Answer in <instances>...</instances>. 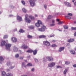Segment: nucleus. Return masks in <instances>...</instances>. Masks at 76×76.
<instances>
[{"label": "nucleus", "mask_w": 76, "mask_h": 76, "mask_svg": "<svg viewBox=\"0 0 76 76\" xmlns=\"http://www.w3.org/2000/svg\"><path fill=\"white\" fill-rule=\"evenodd\" d=\"M7 65L8 66H11L12 65V63H10V61H8L7 62Z\"/></svg>", "instance_id": "dca6fc26"}, {"label": "nucleus", "mask_w": 76, "mask_h": 76, "mask_svg": "<svg viewBox=\"0 0 76 76\" xmlns=\"http://www.w3.org/2000/svg\"><path fill=\"white\" fill-rule=\"evenodd\" d=\"M15 67V66H11L10 67V69H13Z\"/></svg>", "instance_id": "a18cd8bd"}, {"label": "nucleus", "mask_w": 76, "mask_h": 76, "mask_svg": "<svg viewBox=\"0 0 76 76\" xmlns=\"http://www.w3.org/2000/svg\"><path fill=\"white\" fill-rule=\"evenodd\" d=\"M65 4L68 7H71V5L68 2H65Z\"/></svg>", "instance_id": "f8f14e48"}, {"label": "nucleus", "mask_w": 76, "mask_h": 76, "mask_svg": "<svg viewBox=\"0 0 76 76\" xmlns=\"http://www.w3.org/2000/svg\"><path fill=\"white\" fill-rule=\"evenodd\" d=\"M26 66H32V64L31 63H29L27 64Z\"/></svg>", "instance_id": "c85d7f7f"}, {"label": "nucleus", "mask_w": 76, "mask_h": 76, "mask_svg": "<svg viewBox=\"0 0 76 76\" xmlns=\"http://www.w3.org/2000/svg\"><path fill=\"white\" fill-rule=\"evenodd\" d=\"M53 18V16L51 15H49L48 17V19H51Z\"/></svg>", "instance_id": "393cba45"}, {"label": "nucleus", "mask_w": 76, "mask_h": 76, "mask_svg": "<svg viewBox=\"0 0 76 76\" xmlns=\"http://www.w3.org/2000/svg\"><path fill=\"white\" fill-rule=\"evenodd\" d=\"M74 5L75 6H76V2H75L74 3Z\"/></svg>", "instance_id": "0e129e2a"}, {"label": "nucleus", "mask_w": 76, "mask_h": 76, "mask_svg": "<svg viewBox=\"0 0 76 76\" xmlns=\"http://www.w3.org/2000/svg\"><path fill=\"white\" fill-rule=\"evenodd\" d=\"M22 3V4H23V5H25V1H21Z\"/></svg>", "instance_id": "a19ab883"}, {"label": "nucleus", "mask_w": 76, "mask_h": 76, "mask_svg": "<svg viewBox=\"0 0 76 76\" xmlns=\"http://www.w3.org/2000/svg\"><path fill=\"white\" fill-rule=\"evenodd\" d=\"M44 7L45 8V9H47V5H44Z\"/></svg>", "instance_id": "8fccbe9b"}, {"label": "nucleus", "mask_w": 76, "mask_h": 76, "mask_svg": "<svg viewBox=\"0 0 76 76\" xmlns=\"http://www.w3.org/2000/svg\"><path fill=\"white\" fill-rule=\"evenodd\" d=\"M46 58L48 61H53V58L52 57L47 56L46 57Z\"/></svg>", "instance_id": "423d86ee"}, {"label": "nucleus", "mask_w": 76, "mask_h": 76, "mask_svg": "<svg viewBox=\"0 0 76 76\" xmlns=\"http://www.w3.org/2000/svg\"><path fill=\"white\" fill-rule=\"evenodd\" d=\"M4 60V58L2 56H0V63L1 64Z\"/></svg>", "instance_id": "9b49d317"}, {"label": "nucleus", "mask_w": 76, "mask_h": 76, "mask_svg": "<svg viewBox=\"0 0 76 76\" xmlns=\"http://www.w3.org/2000/svg\"><path fill=\"white\" fill-rule=\"evenodd\" d=\"M74 41L75 39H71L68 40V41L69 42H73Z\"/></svg>", "instance_id": "4468645a"}, {"label": "nucleus", "mask_w": 76, "mask_h": 76, "mask_svg": "<svg viewBox=\"0 0 76 76\" xmlns=\"http://www.w3.org/2000/svg\"><path fill=\"white\" fill-rule=\"evenodd\" d=\"M43 43L45 45H47V46H49L50 45V43L48 41H45L43 42Z\"/></svg>", "instance_id": "0eeeda50"}, {"label": "nucleus", "mask_w": 76, "mask_h": 76, "mask_svg": "<svg viewBox=\"0 0 76 76\" xmlns=\"http://www.w3.org/2000/svg\"><path fill=\"white\" fill-rule=\"evenodd\" d=\"M74 23L75 24H76V21H75L74 22Z\"/></svg>", "instance_id": "e2e57ef3"}, {"label": "nucleus", "mask_w": 76, "mask_h": 76, "mask_svg": "<svg viewBox=\"0 0 76 76\" xmlns=\"http://www.w3.org/2000/svg\"><path fill=\"white\" fill-rule=\"evenodd\" d=\"M64 29H68L69 27L67 26H64Z\"/></svg>", "instance_id": "473e14b6"}, {"label": "nucleus", "mask_w": 76, "mask_h": 76, "mask_svg": "<svg viewBox=\"0 0 76 76\" xmlns=\"http://www.w3.org/2000/svg\"><path fill=\"white\" fill-rule=\"evenodd\" d=\"M11 41L13 42H16L17 41V39L15 37H12L11 39Z\"/></svg>", "instance_id": "6e6552de"}, {"label": "nucleus", "mask_w": 76, "mask_h": 76, "mask_svg": "<svg viewBox=\"0 0 76 76\" xmlns=\"http://www.w3.org/2000/svg\"><path fill=\"white\" fill-rule=\"evenodd\" d=\"M45 29H46V27L44 26V25H42V28H38L37 30L39 31H40L41 32H44V31H45Z\"/></svg>", "instance_id": "7ed1b4c3"}, {"label": "nucleus", "mask_w": 76, "mask_h": 76, "mask_svg": "<svg viewBox=\"0 0 76 76\" xmlns=\"http://www.w3.org/2000/svg\"><path fill=\"white\" fill-rule=\"evenodd\" d=\"M19 55L18 54H17L15 55V57L16 58H18V57H19Z\"/></svg>", "instance_id": "f704fd0d"}, {"label": "nucleus", "mask_w": 76, "mask_h": 76, "mask_svg": "<svg viewBox=\"0 0 76 76\" xmlns=\"http://www.w3.org/2000/svg\"><path fill=\"white\" fill-rule=\"evenodd\" d=\"M28 28L30 29H34V27L33 26H28Z\"/></svg>", "instance_id": "a878e982"}, {"label": "nucleus", "mask_w": 76, "mask_h": 76, "mask_svg": "<svg viewBox=\"0 0 76 76\" xmlns=\"http://www.w3.org/2000/svg\"><path fill=\"white\" fill-rule=\"evenodd\" d=\"M15 31H17V29H15Z\"/></svg>", "instance_id": "338daca9"}, {"label": "nucleus", "mask_w": 76, "mask_h": 76, "mask_svg": "<svg viewBox=\"0 0 76 76\" xmlns=\"http://www.w3.org/2000/svg\"><path fill=\"white\" fill-rule=\"evenodd\" d=\"M35 17H37L38 15H37V14H36V15H35Z\"/></svg>", "instance_id": "680f3d73"}, {"label": "nucleus", "mask_w": 76, "mask_h": 76, "mask_svg": "<svg viewBox=\"0 0 76 76\" xmlns=\"http://www.w3.org/2000/svg\"><path fill=\"white\" fill-rule=\"evenodd\" d=\"M18 48L15 46L14 47L13 51H14L15 52L18 51Z\"/></svg>", "instance_id": "ddd939ff"}, {"label": "nucleus", "mask_w": 76, "mask_h": 76, "mask_svg": "<svg viewBox=\"0 0 76 76\" xmlns=\"http://www.w3.org/2000/svg\"><path fill=\"white\" fill-rule=\"evenodd\" d=\"M65 64L66 65H68V64H70V62L66 61L65 62Z\"/></svg>", "instance_id": "2f4dec72"}, {"label": "nucleus", "mask_w": 76, "mask_h": 76, "mask_svg": "<svg viewBox=\"0 0 76 76\" xmlns=\"http://www.w3.org/2000/svg\"><path fill=\"white\" fill-rule=\"evenodd\" d=\"M37 23L40 25H42V22L40 20H38Z\"/></svg>", "instance_id": "bb28decb"}, {"label": "nucleus", "mask_w": 76, "mask_h": 76, "mask_svg": "<svg viewBox=\"0 0 76 76\" xmlns=\"http://www.w3.org/2000/svg\"><path fill=\"white\" fill-rule=\"evenodd\" d=\"M45 37H46V36L44 35H42L39 36V38H45Z\"/></svg>", "instance_id": "f3484780"}, {"label": "nucleus", "mask_w": 76, "mask_h": 76, "mask_svg": "<svg viewBox=\"0 0 76 76\" xmlns=\"http://www.w3.org/2000/svg\"><path fill=\"white\" fill-rule=\"evenodd\" d=\"M22 10L24 12H25V13L26 12V10L25 8H23Z\"/></svg>", "instance_id": "c756f323"}, {"label": "nucleus", "mask_w": 76, "mask_h": 76, "mask_svg": "<svg viewBox=\"0 0 76 76\" xmlns=\"http://www.w3.org/2000/svg\"><path fill=\"white\" fill-rule=\"evenodd\" d=\"M8 37V35H5L4 37V38L5 39L6 38H7Z\"/></svg>", "instance_id": "e433bc0d"}, {"label": "nucleus", "mask_w": 76, "mask_h": 76, "mask_svg": "<svg viewBox=\"0 0 76 76\" xmlns=\"http://www.w3.org/2000/svg\"><path fill=\"white\" fill-rule=\"evenodd\" d=\"M54 37V34H53L52 35L50 36V37Z\"/></svg>", "instance_id": "603ef678"}, {"label": "nucleus", "mask_w": 76, "mask_h": 76, "mask_svg": "<svg viewBox=\"0 0 76 76\" xmlns=\"http://www.w3.org/2000/svg\"><path fill=\"white\" fill-rule=\"evenodd\" d=\"M3 45H5L6 49L7 50H10V48L12 46V44L8 43H7L4 41H2L1 42V46H3Z\"/></svg>", "instance_id": "f257e3e1"}, {"label": "nucleus", "mask_w": 76, "mask_h": 76, "mask_svg": "<svg viewBox=\"0 0 76 76\" xmlns=\"http://www.w3.org/2000/svg\"><path fill=\"white\" fill-rule=\"evenodd\" d=\"M9 70H10L9 69H7V72H9Z\"/></svg>", "instance_id": "69168bd1"}, {"label": "nucleus", "mask_w": 76, "mask_h": 76, "mask_svg": "<svg viewBox=\"0 0 76 76\" xmlns=\"http://www.w3.org/2000/svg\"><path fill=\"white\" fill-rule=\"evenodd\" d=\"M9 16L10 17H12L13 16V15H10Z\"/></svg>", "instance_id": "4d7b16f0"}, {"label": "nucleus", "mask_w": 76, "mask_h": 76, "mask_svg": "<svg viewBox=\"0 0 76 76\" xmlns=\"http://www.w3.org/2000/svg\"><path fill=\"white\" fill-rule=\"evenodd\" d=\"M26 52L27 53H32V52H33V50L31 49H30L27 51Z\"/></svg>", "instance_id": "aec40b11"}, {"label": "nucleus", "mask_w": 76, "mask_h": 76, "mask_svg": "<svg viewBox=\"0 0 76 76\" xmlns=\"http://www.w3.org/2000/svg\"><path fill=\"white\" fill-rule=\"evenodd\" d=\"M25 20L26 22H27V23H31V20H30V19L29 18H28V14H26L25 16Z\"/></svg>", "instance_id": "f03ea898"}, {"label": "nucleus", "mask_w": 76, "mask_h": 76, "mask_svg": "<svg viewBox=\"0 0 76 76\" xmlns=\"http://www.w3.org/2000/svg\"><path fill=\"white\" fill-rule=\"evenodd\" d=\"M56 20L57 21H58V22H59V20H60L58 19H57Z\"/></svg>", "instance_id": "052dcab7"}, {"label": "nucleus", "mask_w": 76, "mask_h": 76, "mask_svg": "<svg viewBox=\"0 0 76 76\" xmlns=\"http://www.w3.org/2000/svg\"><path fill=\"white\" fill-rule=\"evenodd\" d=\"M56 64V63L55 62H52L50 63L48 65V66L50 67H54L55 65Z\"/></svg>", "instance_id": "39448f33"}, {"label": "nucleus", "mask_w": 76, "mask_h": 76, "mask_svg": "<svg viewBox=\"0 0 76 76\" xmlns=\"http://www.w3.org/2000/svg\"><path fill=\"white\" fill-rule=\"evenodd\" d=\"M71 29L72 30H76V27H72Z\"/></svg>", "instance_id": "58836bf2"}, {"label": "nucleus", "mask_w": 76, "mask_h": 76, "mask_svg": "<svg viewBox=\"0 0 76 76\" xmlns=\"http://www.w3.org/2000/svg\"><path fill=\"white\" fill-rule=\"evenodd\" d=\"M27 37L28 38H32V37L30 35H28L27 36Z\"/></svg>", "instance_id": "c9c22d12"}, {"label": "nucleus", "mask_w": 76, "mask_h": 76, "mask_svg": "<svg viewBox=\"0 0 76 76\" xmlns=\"http://www.w3.org/2000/svg\"><path fill=\"white\" fill-rule=\"evenodd\" d=\"M6 76H13V74L11 73H8L6 74Z\"/></svg>", "instance_id": "b1692460"}, {"label": "nucleus", "mask_w": 76, "mask_h": 76, "mask_svg": "<svg viewBox=\"0 0 76 76\" xmlns=\"http://www.w3.org/2000/svg\"><path fill=\"white\" fill-rule=\"evenodd\" d=\"M22 48H24V49H26V48H28V47L27 46L25 45H22L21 47Z\"/></svg>", "instance_id": "2eb2a0df"}, {"label": "nucleus", "mask_w": 76, "mask_h": 76, "mask_svg": "<svg viewBox=\"0 0 76 76\" xmlns=\"http://www.w3.org/2000/svg\"><path fill=\"white\" fill-rule=\"evenodd\" d=\"M65 18H67V19H71V17L69 16H65Z\"/></svg>", "instance_id": "cd10ccee"}, {"label": "nucleus", "mask_w": 76, "mask_h": 76, "mask_svg": "<svg viewBox=\"0 0 76 76\" xmlns=\"http://www.w3.org/2000/svg\"><path fill=\"white\" fill-rule=\"evenodd\" d=\"M29 18L31 19V20H34L35 19L34 18V16H32V15H30V16H29Z\"/></svg>", "instance_id": "6ab92c4d"}, {"label": "nucleus", "mask_w": 76, "mask_h": 76, "mask_svg": "<svg viewBox=\"0 0 76 76\" xmlns=\"http://www.w3.org/2000/svg\"><path fill=\"white\" fill-rule=\"evenodd\" d=\"M22 66L23 67H25V63L24 62L22 63Z\"/></svg>", "instance_id": "4c0bfd02"}, {"label": "nucleus", "mask_w": 76, "mask_h": 76, "mask_svg": "<svg viewBox=\"0 0 76 76\" xmlns=\"http://www.w3.org/2000/svg\"><path fill=\"white\" fill-rule=\"evenodd\" d=\"M54 25H55V23H54L51 24L50 25V26H54Z\"/></svg>", "instance_id": "ea45409f"}, {"label": "nucleus", "mask_w": 76, "mask_h": 76, "mask_svg": "<svg viewBox=\"0 0 76 76\" xmlns=\"http://www.w3.org/2000/svg\"><path fill=\"white\" fill-rule=\"evenodd\" d=\"M36 1V0H31L29 1L30 4L31 6L34 7L35 5V1Z\"/></svg>", "instance_id": "20e7f679"}, {"label": "nucleus", "mask_w": 76, "mask_h": 76, "mask_svg": "<svg viewBox=\"0 0 76 76\" xmlns=\"http://www.w3.org/2000/svg\"><path fill=\"white\" fill-rule=\"evenodd\" d=\"M52 22L53 23H54L55 22V20H52Z\"/></svg>", "instance_id": "09e8293b"}, {"label": "nucleus", "mask_w": 76, "mask_h": 76, "mask_svg": "<svg viewBox=\"0 0 76 76\" xmlns=\"http://www.w3.org/2000/svg\"><path fill=\"white\" fill-rule=\"evenodd\" d=\"M40 24L37 23L35 24V25L36 26H37V27H39V26H40Z\"/></svg>", "instance_id": "412c9836"}, {"label": "nucleus", "mask_w": 76, "mask_h": 76, "mask_svg": "<svg viewBox=\"0 0 76 76\" xmlns=\"http://www.w3.org/2000/svg\"><path fill=\"white\" fill-rule=\"evenodd\" d=\"M64 47H61L58 50L59 52H61L62 51L64 50Z\"/></svg>", "instance_id": "9d476101"}, {"label": "nucleus", "mask_w": 76, "mask_h": 76, "mask_svg": "<svg viewBox=\"0 0 76 76\" xmlns=\"http://www.w3.org/2000/svg\"><path fill=\"white\" fill-rule=\"evenodd\" d=\"M74 67H76V64H74L73 65Z\"/></svg>", "instance_id": "3c124183"}, {"label": "nucleus", "mask_w": 76, "mask_h": 76, "mask_svg": "<svg viewBox=\"0 0 76 76\" xmlns=\"http://www.w3.org/2000/svg\"><path fill=\"white\" fill-rule=\"evenodd\" d=\"M70 52L72 54H75V51L74 50L70 51Z\"/></svg>", "instance_id": "a211bd4d"}, {"label": "nucleus", "mask_w": 76, "mask_h": 76, "mask_svg": "<svg viewBox=\"0 0 76 76\" xmlns=\"http://www.w3.org/2000/svg\"><path fill=\"white\" fill-rule=\"evenodd\" d=\"M74 36H76V32L74 34Z\"/></svg>", "instance_id": "bf43d9fd"}, {"label": "nucleus", "mask_w": 76, "mask_h": 76, "mask_svg": "<svg viewBox=\"0 0 76 76\" xmlns=\"http://www.w3.org/2000/svg\"><path fill=\"white\" fill-rule=\"evenodd\" d=\"M34 70H35V69H34V68H33L31 69V71H32V72H34Z\"/></svg>", "instance_id": "5fc2aeb1"}, {"label": "nucleus", "mask_w": 76, "mask_h": 76, "mask_svg": "<svg viewBox=\"0 0 76 76\" xmlns=\"http://www.w3.org/2000/svg\"><path fill=\"white\" fill-rule=\"evenodd\" d=\"M33 54L34 55H36L37 53V50H35L34 51H33Z\"/></svg>", "instance_id": "4be33fe9"}, {"label": "nucleus", "mask_w": 76, "mask_h": 76, "mask_svg": "<svg viewBox=\"0 0 76 76\" xmlns=\"http://www.w3.org/2000/svg\"><path fill=\"white\" fill-rule=\"evenodd\" d=\"M63 23V22H59V23H58V24H62V23Z\"/></svg>", "instance_id": "de8ad7c7"}, {"label": "nucleus", "mask_w": 76, "mask_h": 76, "mask_svg": "<svg viewBox=\"0 0 76 76\" xmlns=\"http://www.w3.org/2000/svg\"><path fill=\"white\" fill-rule=\"evenodd\" d=\"M68 16H72V14L71 13H69L68 14Z\"/></svg>", "instance_id": "37998d69"}, {"label": "nucleus", "mask_w": 76, "mask_h": 76, "mask_svg": "<svg viewBox=\"0 0 76 76\" xmlns=\"http://www.w3.org/2000/svg\"><path fill=\"white\" fill-rule=\"evenodd\" d=\"M67 70L65 69L64 72V75L66 74V73H67Z\"/></svg>", "instance_id": "72a5a7b5"}, {"label": "nucleus", "mask_w": 76, "mask_h": 76, "mask_svg": "<svg viewBox=\"0 0 76 76\" xmlns=\"http://www.w3.org/2000/svg\"><path fill=\"white\" fill-rule=\"evenodd\" d=\"M43 60L44 61H45V60H46L45 59V58H44L43 59Z\"/></svg>", "instance_id": "864d4df0"}, {"label": "nucleus", "mask_w": 76, "mask_h": 76, "mask_svg": "<svg viewBox=\"0 0 76 76\" xmlns=\"http://www.w3.org/2000/svg\"><path fill=\"white\" fill-rule=\"evenodd\" d=\"M17 19L18 20V21H22V17L19 16H17Z\"/></svg>", "instance_id": "1a4fd4ad"}, {"label": "nucleus", "mask_w": 76, "mask_h": 76, "mask_svg": "<svg viewBox=\"0 0 76 76\" xmlns=\"http://www.w3.org/2000/svg\"><path fill=\"white\" fill-rule=\"evenodd\" d=\"M20 59H23V57H20Z\"/></svg>", "instance_id": "6e6d98bb"}, {"label": "nucleus", "mask_w": 76, "mask_h": 76, "mask_svg": "<svg viewBox=\"0 0 76 76\" xmlns=\"http://www.w3.org/2000/svg\"><path fill=\"white\" fill-rule=\"evenodd\" d=\"M19 32H20L23 33L24 32H25V31H24V30H23V29H21L19 31Z\"/></svg>", "instance_id": "7c9ffc66"}, {"label": "nucleus", "mask_w": 76, "mask_h": 76, "mask_svg": "<svg viewBox=\"0 0 76 76\" xmlns=\"http://www.w3.org/2000/svg\"><path fill=\"white\" fill-rule=\"evenodd\" d=\"M34 60H35V61L36 62H38V59H37V58H35V59H34Z\"/></svg>", "instance_id": "49530a36"}, {"label": "nucleus", "mask_w": 76, "mask_h": 76, "mask_svg": "<svg viewBox=\"0 0 76 76\" xmlns=\"http://www.w3.org/2000/svg\"><path fill=\"white\" fill-rule=\"evenodd\" d=\"M52 42H56V40H53Z\"/></svg>", "instance_id": "13d9d810"}, {"label": "nucleus", "mask_w": 76, "mask_h": 76, "mask_svg": "<svg viewBox=\"0 0 76 76\" xmlns=\"http://www.w3.org/2000/svg\"><path fill=\"white\" fill-rule=\"evenodd\" d=\"M52 47H57V45L55 44H53L52 45Z\"/></svg>", "instance_id": "79ce46f5"}, {"label": "nucleus", "mask_w": 76, "mask_h": 76, "mask_svg": "<svg viewBox=\"0 0 76 76\" xmlns=\"http://www.w3.org/2000/svg\"><path fill=\"white\" fill-rule=\"evenodd\" d=\"M61 66H57V69H58V68H61Z\"/></svg>", "instance_id": "c03bdc74"}, {"label": "nucleus", "mask_w": 76, "mask_h": 76, "mask_svg": "<svg viewBox=\"0 0 76 76\" xmlns=\"http://www.w3.org/2000/svg\"><path fill=\"white\" fill-rule=\"evenodd\" d=\"M5 75H6V72H2V76H5Z\"/></svg>", "instance_id": "5701e85b"}, {"label": "nucleus", "mask_w": 76, "mask_h": 76, "mask_svg": "<svg viewBox=\"0 0 76 76\" xmlns=\"http://www.w3.org/2000/svg\"><path fill=\"white\" fill-rule=\"evenodd\" d=\"M74 1H75V0H72V2H74Z\"/></svg>", "instance_id": "774afa93"}]
</instances>
